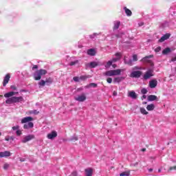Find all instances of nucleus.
<instances>
[{
	"instance_id": "obj_1",
	"label": "nucleus",
	"mask_w": 176,
	"mask_h": 176,
	"mask_svg": "<svg viewBox=\"0 0 176 176\" xmlns=\"http://www.w3.org/2000/svg\"><path fill=\"white\" fill-rule=\"evenodd\" d=\"M16 94H19L18 91H10L5 94V98H8L6 100V104H17L19 102H23L24 98H23V96H13Z\"/></svg>"
},
{
	"instance_id": "obj_2",
	"label": "nucleus",
	"mask_w": 176,
	"mask_h": 176,
	"mask_svg": "<svg viewBox=\"0 0 176 176\" xmlns=\"http://www.w3.org/2000/svg\"><path fill=\"white\" fill-rule=\"evenodd\" d=\"M32 120H34V118L31 116L22 118L21 123H22V124L25 123L23 125V129H25V130H28V129H32V127H34V123L32 122Z\"/></svg>"
},
{
	"instance_id": "obj_3",
	"label": "nucleus",
	"mask_w": 176,
	"mask_h": 176,
	"mask_svg": "<svg viewBox=\"0 0 176 176\" xmlns=\"http://www.w3.org/2000/svg\"><path fill=\"white\" fill-rule=\"evenodd\" d=\"M47 71L46 69H39L37 70L33 75L34 80H41L42 76L46 75Z\"/></svg>"
},
{
	"instance_id": "obj_4",
	"label": "nucleus",
	"mask_w": 176,
	"mask_h": 176,
	"mask_svg": "<svg viewBox=\"0 0 176 176\" xmlns=\"http://www.w3.org/2000/svg\"><path fill=\"white\" fill-rule=\"evenodd\" d=\"M152 76H153V69H148L143 76V78L145 80H148Z\"/></svg>"
},
{
	"instance_id": "obj_5",
	"label": "nucleus",
	"mask_w": 176,
	"mask_h": 176,
	"mask_svg": "<svg viewBox=\"0 0 176 176\" xmlns=\"http://www.w3.org/2000/svg\"><path fill=\"white\" fill-rule=\"evenodd\" d=\"M142 75V72L138 70V71H133L131 73L130 77L131 78H140Z\"/></svg>"
},
{
	"instance_id": "obj_6",
	"label": "nucleus",
	"mask_w": 176,
	"mask_h": 176,
	"mask_svg": "<svg viewBox=\"0 0 176 176\" xmlns=\"http://www.w3.org/2000/svg\"><path fill=\"white\" fill-rule=\"evenodd\" d=\"M35 138V135H28L27 136H24L21 140V142L25 144V142H28V141H31V140H34Z\"/></svg>"
},
{
	"instance_id": "obj_7",
	"label": "nucleus",
	"mask_w": 176,
	"mask_h": 176,
	"mask_svg": "<svg viewBox=\"0 0 176 176\" xmlns=\"http://www.w3.org/2000/svg\"><path fill=\"white\" fill-rule=\"evenodd\" d=\"M74 100L78 101V102H83V101H86V95H85V94L78 95L74 98Z\"/></svg>"
},
{
	"instance_id": "obj_8",
	"label": "nucleus",
	"mask_w": 176,
	"mask_h": 176,
	"mask_svg": "<svg viewBox=\"0 0 176 176\" xmlns=\"http://www.w3.org/2000/svg\"><path fill=\"white\" fill-rule=\"evenodd\" d=\"M152 57H153V55L145 56L141 60V61L142 63H149L151 67H153V63L152 62V60H149V58H152Z\"/></svg>"
},
{
	"instance_id": "obj_9",
	"label": "nucleus",
	"mask_w": 176,
	"mask_h": 176,
	"mask_svg": "<svg viewBox=\"0 0 176 176\" xmlns=\"http://www.w3.org/2000/svg\"><path fill=\"white\" fill-rule=\"evenodd\" d=\"M170 36H171V34L170 33H166L160 38L158 42L162 43V42H164V41H167V39L170 38Z\"/></svg>"
},
{
	"instance_id": "obj_10",
	"label": "nucleus",
	"mask_w": 176,
	"mask_h": 176,
	"mask_svg": "<svg viewBox=\"0 0 176 176\" xmlns=\"http://www.w3.org/2000/svg\"><path fill=\"white\" fill-rule=\"evenodd\" d=\"M57 137V132L56 131H52L51 133H48L47 138L48 140H54Z\"/></svg>"
},
{
	"instance_id": "obj_11",
	"label": "nucleus",
	"mask_w": 176,
	"mask_h": 176,
	"mask_svg": "<svg viewBox=\"0 0 176 176\" xmlns=\"http://www.w3.org/2000/svg\"><path fill=\"white\" fill-rule=\"evenodd\" d=\"M113 76H118V75H120L122 72L125 71L124 69H113Z\"/></svg>"
},
{
	"instance_id": "obj_12",
	"label": "nucleus",
	"mask_w": 176,
	"mask_h": 176,
	"mask_svg": "<svg viewBox=\"0 0 176 176\" xmlns=\"http://www.w3.org/2000/svg\"><path fill=\"white\" fill-rule=\"evenodd\" d=\"M148 86L150 89H155L156 86H157V80H151L149 81Z\"/></svg>"
},
{
	"instance_id": "obj_13",
	"label": "nucleus",
	"mask_w": 176,
	"mask_h": 176,
	"mask_svg": "<svg viewBox=\"0 0 176 176\" xmlns=\"http://www.w3.org/2000/svg\"><path fill=\"white\" fill-rule=\"evenodd\" d=\"M116 58H113L111 59L112 63H116L117 61H119L120 58H122V54L120 52H117L116 54Z\"/></svg>"
},
{
	"instance_id": "obj_14",
	"label": "nucleus",
	"mask_w": 176,
	"mask_h": 176,
	"mask_svg": "<svg viewBox=\"0 0 176 176\" xmlns=\"http://www.w3.org/2000/svg\"><path fill=\"white\" fill-rule=\"evenodd\" d=\"M128 97L132 98V100H137V94L134 91H129L128 92Z\"/></svg>"
},
{
	"instance_id": "obj_15",
	"label": "nucleus",
	"mask_w": 176,
	"mask_h": 176,
	"mask_svg": "<svg viewBox=\"0 0 176 176\" xmlns=\"http://www.w3.org/2000/svg\"><path fill=\"white\" fill-rule=\"evenodd\" d=\"M9 80H10V74H8L7 75H6L3 79V86L4 87L5 86H6V85H8V83H9Z\"/></svg>"
},
{
	"instance_id": "obj_16",
	"label": "nucleus",
	"mask_w": 176,
	"mask_h": 176,
	"mask_svg": "<svg viewBox=\"0 0 176 176\" xmlns=\"http://www.w3.org/2000/svg\"><path fill=\"white\" fill-rule=\"evenodd\" d=\"M11 155L12 153L8 151L0 152V157H9Z\"/></svg>"
},
{
	"instance_id": "obj_17",
	"label": "nucleus",
	"mask_w": 176,
	"mask_h": 176,
	"mask_svg": "<svg viewBox=\"0 0 176 176\" xmlns=\"http://www.w3.org/2000/svg\"><path fill=\"white\" fill-rule=\"evenodd\" d=\"M122 80H124V77L123 76H118V77H115L113 79V82L114 83H120Z\"/></svg>"
},
{
	"instance_id": "obj_18",
	"label": "nucleus",
	"mask_w": 176,
	"mask_h": 176,
	"mask_svg": "<svg viewBox=\"0 0 176 176\" xmlns=\"http://www.w3.org/2000/svg\"><path fill=\"white\" fill-rule=\"evenodd\" d=\"M85 176H93V169L90 168L85 169Z\"/></svg>"
},
{
	"instance_id": "obj_19",
	"label": "nucleus",
	"mask_w": 176,
	"mask_h": 176,
	"mask_svg": "<svg viewBox=\"0 0 176 176\" xmlns=\"http://www.w3.org/2000/svg\"><path fill=\"white\" fill-rule=\"evenodd\" d=\"M98 63L96 61L91 62L90 63L88 64V66L89 68H96V67H98Z\"/></svg>"
},
{
	"instance_id": "obj_20",
	"label": "nucleus",
	"mask_w": 176,
	"mask_h": 176,
	"mask_svg": "<svg viewBox=\"0 0 176 176\" xmlns=\"http://www.w3.org/2000/svg\"><path fill=\"white\" fill-rule=\"evenodd\" d=\"M157 100V96L155 95H150L148 96V101H156Z\"/></svg>"
},
{
	"instance_id": "obj_21",
	"label": "nucleus",
	"mask_w": 176,
	"mask_h": 176,
	"mask_svg": "<svg viewBox=\"0 0 176 176\" xmlns=\"http://www.w3.org/2000/svg\"><path fill=\"white\" fill-rule=\"evenodd\" d=\"M104 76H113V72L112 70H109L103 73Z\"/></svg>"
},
{
	"instance_id": "obj_22",
	"label": "nucleus",
	"mask_w": 176,
	"mask_h": 176,
	"mask_svg": "<svg viewBox=\"0 0 176 176\" xmlns=\"http://www.w3.org/2000/svg\"><path fill=\"white\" fill-rule=\"evenodd\" d=\"M113 24V30H118L119 27H120V21H114Z\"/></svg>"
},
{
	"instance_id": "obj_23",
	"label": "nucleus",
	"mask_w": 176,
	"mask_h": 176,
	"mask_svg": "<svg viewBox=\"0 0 176 176\" xmlns=\"http://www.w3.org/2000/svg\"><path fill=\"white\" fill-rule=\"evenodd\" d=\"M87 54L89 56H96V50H94V49H89L87 51Z\"/></svg>"
},
{
	"instance_id": "obj_24",
	"label": "nucleus",
	"mask_w": 176,
	"mask_h": 176,
	"mask_svg": "<svg viewBox=\"0 0 176 176\" xmlns=\"http://www.w3.org/2000/svg\"><path fill=\"white\" fill-rule=\"evenodd\" d=\"M78 64H79V60H72L69 63V65L74 66V65H78Z\"/></svg>"
},
{
	"instance_id": "obj_25",
	"label": "nucleus",
	"mask_w": 176,
	"mask_h": 176,
	"mask_svg": "<svg viewBox=\"0 0 176 176\" xmlns=\"http://www.w3.org/2000/svg\"><path fill=\"white\" fill-rule=\"evenodd\" d=\"M146 109L147 111H153V109H155V104H151L147 105Z\"/></svg>"
},
{
	"instance_id": "obj_26",
	"label": "nucleus",
	"mask_w": 176,
	"mask_h": 176,
	"mask_svg": "<svg viewBox=\"0 0 176 176\" xmlns=\"http://www.w3.org/2000/svg\"><path fill=\"white\" fill-rule=\"evenodd\" d=\"M124 10H125V13L126 16H131V14H133V13L131 12V10H130L127 8L124 7Z\"/></svg>"
},
{
	"instance_id": "obj_27",
	"label": "nucleus",
	"mask_w": 176,
	"mask_h": 176,
	"mask_svg": "<svg viewBox=\"0 0 176 176\" xmlns=\"http://www.w3.org/2000/svg\"><path fill=\"white\" fill-rule=\"evenodd\" d=\"M124 63L125 64H127V65H133V60L129 59V60H126V58L124 59Z\"/></svg>"
},
{
	"instance_id": "obj_28",
	"label": "nucleus",
	"mask_w": 176,
	"mask_h": 176,
	"mask_svg": "<svg viewBox=\"0 0 176 176\" xmlns=\"http://www.w3.org/2000/svg\"><path fill=\"white\" fill-rule=\"evenodd\" d=\"M51 83H53V80L52 79V78H46L45 84L47 85V86H49V85H51Z\"/></svg>"
},
{
	"instance_id": "obj_29",
	"label": "nucleus",
	"mask_w": 176,
	"mask_h": 176,
	"mask_svg": "<svg viewBox=\"0 0 176 176\" xmlns=\"http://www.w3.org/2000/svg\"><path fill=\"white\" fill-rule=\"evenodd\" d=\"M171 52V49L167 47L162 51V54H168Z\"/></svg>"
},
{
	"instance_id": "obj_30",
	"label": "nucleus",
	"mask_w": 176,
	"mask_h": 176,
	"mask_svg": "<svg viewBox=\"0 0 176 176\" xmlns=\"http://www.w3.org/2000/svg\"><path fill=\"white\" fill-rule=\"evenodd\" d=\"M45 85L46 82L44 80H41L40 82H38L39 87H43Z\"/></svg>"
},
{
	"instance_id": "obj_31",
	"label": "nucleus",
	"mask_w": 176,
	"mask_h": 176,
	"mask_svg": "<svg viewBox=\"0 0 176 176\" xmlns=\"http://www.w3.org/2000/svg\"><path fill=\"white\" fill-rule=\"evenodd\" d=\"M112 64H113V62H112V60H109L106 65H104L105 68H109L111 67V65H112Z\"/></svg>"
},
{
	"instance_id": "obj_32",
	"label": "nucleus",
	"mask_w": 176,
	"mask_h": 176,
	"mask_svg": "<svg viewBox=\"0 0 176 176\" xmlns=\"http://www.w3.org/2000/svg\"><path fill=\"white\" fill-rule=\"evenodd\" d=\"M140 112L142 113V115H148V111L145 109L144 107L140 108Z\"/></svg>"
},
{
	"instance_id": "obj_33",
	"label": "nucleus",
	"mask_w": 176,
	"mask_h": 176,
	"mask_svg": "<svg viewBox=\"0 0 176 176\" xmlns=\"http://www.w3.org/2000/svg\"><path fill=\"white\" fill-rule=\"evenodd\" d=\"M130 175V172H123L120 174V176H129Z\"/></svg>"
},
{
	"instance_id": "obj_34",
	"label": "nucleus",
	"mask_w": 176,
	"mask_h": 176,
	"mask_svg": "<svg viewBox=\"0 0 176 176\" xmlns=\"http://www.w3.org/2000/svg\"><path fill=\"white\" fill-rule=\"evenodd\" d=\"M69 141H78V137L74 135L69 139Z\"/></svg>"
},
{
	"instance_id": "obj_35",
	"label": "nucleus",
	"mask_w": 176,
	"mask_h": 176,
	"mask_svg": "<svg viewBox=\"0 0 176 176\" xmlns=\"http://www.w3.org/2000/svg\"><path fill=\"white\" fill-rule=\"evenodd\" d=\"M116 38H123L124 36V33L120 32L118 34L116 35Z\"/></svg>"
},
{
	"instance_id": "obj_36",
	"label": "nucleus",
	"mask_w": 176,
	"mask_h": 176,
	"mask_svg": "<svg viewBox=\"0 0 176 176\" xmlns=\"http://www.w3.org/2000/svg\"><path fill=\"white\" fill-rule=\"evenodd\" d=\"M141 93L142 94H146V93H148V90L146 89V88H142L141 89Z\"/></svg>"
},
{
	"instance_id": "obj_37",
	"label": "nucleus",
	"mask_w": 176,
	"mask_h": 176,
	"mask_svg": "<svg viewBox=\"0 0 176 176\" xmlns=\"http://www.w3.org/2000/svg\"><path fill=\"white\" fill-rule=\"evenodd\" d=\"M132 61H138V58L137 56V54H133V60Z\"/></svg>"
},
{
	"instance_id": "obj_38",
	"label": "nucleus",
	"mask_w": 176,
	"mask_h": 176,
	"mask_svg": "<svg viewBox=\"0 0 176 176\" xmlns=\"http://www.w3.org/2000/svg\"><path fill=\"white\" fill-rule=\"evenodd\" d=\"M87 78H89V76H80V79L81 80H86V79H87Z\"/></svg>"
},
{
	"instance_id": "obj_39",
	"label": "nucleus",
	"mask_w": 176,
	"mask_h": 176,
	"mask_svg": "<svg viewBox=\"0 0 176 176\" xmlns=\"http://www.w3.org/2000/svg\"><path fill=\"white\" fill-rule=\"evenodd\" d=\"M9 167H10V165H9L8 164H4V165H3L4 170H8V168H9Z\"/></svg>"
},
{
	"instance_id": "obj_40",
	"label": "nucleus",
	"mask_w": 176,
	"mask_h": 176,
	"mask_svg": "<svg viewBox=\"0 0 176 176\" xmlns=\"http://www.w3.org/2000/svg\"><path fill=\"white\" fill-rule=\"evenodd\" d=\"M19 129H20V126L16 125L15 126H12V130H14V131H17V130H19Z\"/></svg>"
},
{
	"instance_id": "obj_41",
	"label": "nucleus",
	"mask_w": 176,
	"mask_h": 176,
	"mask_svg": "<svg viewBox=\"0 0 176 176\" xmlns=\"http://www.w3.org/2000/svg\"><path fill=\"white\" fill-rule=\"evenodd\" d=\"M79 79H80V78L78 76H75L73 78V80H74V82H79Z\"/></svg>"
},
{
	"instance_id": "obj_42",
	"label": "nucleus",
	"mask_w": 176,
	"mask_h": 176,
	"mask_svg": "<svg viewBox=\"0 0 176 176\" xmlns=\"http://www.w3.org/2000/svg\"><path fill=\"white\" fill-rule=\"evenodd\" d=\"M30 113H33L34 115H38V113H39V111H38L36 110H33V111H30Z\"/></svg>"
},
{
	"instance_id": "obj_43",
	"label": "nucleus",
	"mask_w": 176,
	"mask_h": 176,
	"mask_svg": "<svg viewBox=\"0 0 176 176\" xmlns=\"http://www.w3.org/2000/svg\"><path fill=\"white\" fill-rule=\"evenodd\" d=\"M97 87V84L94 82H91L89 84V87Z\"/></svg>"
},
{
	"instance_id": "obj_44",
	"label": "nucleus",
	"mask_w": 176,
	"mask_h": 176,
	"mask_svg": "<svg viewBox=\"0 0 176 176\" xmlns=\"http://www.w3.org/2000/svg\"><path fill=\"white\" fill-rule=\"evenodd\" d=\"M97 33H94L93 34L89 35V38H91V39H94V38L97 36Z\"/></svg>"
},
{
	"instance_id": "obj_45",
	"label": "nucleus",
	"mask_w": 176,
	"mask_h": 176,
	"mask_svg": "<svg viewBox=\"0 0 176 176\" xmlns=\"http://www.w3.org/2000/svg\"><path fill=\"white\" fill-rule=\"evenodd\" d=\"M161 50H162V47H157V48H155V52L156 53H159V52H160Z\"/></svg>"
},
{
	"instance_id": "obj_46",
	"label": "nucleus",
	"mask_w": 176,
	"mask_h": 176,
	"mask_svg": "<svg viewBox=\"0 0 176 176\" xmlns=\"http://www.w3.org/2000/svg\"><path fill=\"white\" fill-rule=\"evenodd\" d=\"M107 83H112V78L109 77L107 78Z\"/></svg>"
},
{
	"instance_id": "obj_47",
	"label": "nucleus",
	"mask_w": 176,
	"mask_h": 176,
	"mask_svg": "<svg viewBox=\"0 0 176 176\" xmlns=\"http://www.w3.org/2000/svg\"><path fill=\"white\" fill-rule=\"evenodd\" d=\"M172 170H176V166L170 167L168 170V173H170V171H172Z\"/></svg>"
},
{
	"instance_id": "obj_48",
	"label": "nucleus",
	"mask_w": 176,
	"mask_h": 176,
	"mask_svg": "<svg viewBox=\"0 0 176 176\" xmlns=\"http://www.w3.org/2000/svg\"><path fill=\"white\" fill-rule=\"evenodd\" d=\"M10 89L12 90H15V91L17 90V87L15 85H11Z\"/></svg>"
},
{
	"instance_id": "obj_49",
	"label": "nucleus",
	"mask_w": 176,
	"mask_h": 176,
	"mask_svg": "<svg viewBox=\"0 0 176 176\" xmlns=\"http://www.w3.org/2000/svg\"><path fill=\"white\" fill-rule=\"evenodd\" d=\"M21 134H22V133H21V131H20V130H17L16 131V135H21Z\"/></svg>"
},
{
	"instance_id": "obj_50",
	"label": "nucleus",
	"mask_w": 176,
	"mask_h": 176,
	"mask_svg": "<svg viewBox=\"0 0 176 176\" xmlns=\"http://www.w3.org/2000/svg\"><path fill=\"white\" fill-rule=\"evenodd\" d=\"M136 69H141V67H138V66H135L133 68V71H135Z\"/></svg>"
},
{
	"instance_id": "obj_51",
	"label": "nucleus",
	"mask_w": 176,
	"mask_h": 176,
	"mask_svg": "<svg viewBox=\"0 0 176 176\" xmlns=\"http://www.w3.org/2000/svg\"><path fill=\"white\" fill-rule=\"evenodd\" d=\"M78 175V173H76V171H74L72 173V176H76Z\"/></svg>"
},
{
	"instance_id": "obj_52",
	"label": "nucleus",
	"mask_w": 176,
	"mask_h": 176,
	"mask_svg": "<svg viewBox=\"0 0 176 176\" xmlns=\"http://www.w3.org/2000/svg\"><path fill=\"white\" fill-rule=\"evenodd\" d=\"M34 69H38V65H34L32 67V70L34 71Z\"/></svg>"
},
{
	"instance_id": "obj_53",
	"label": "nucleus",
	"mask_w": 176,
	"mask_h": 176,
	"mask_svg": "<svg viewBox=\"0 0 176 176\" xmlns=\"http://www.w3.org/2000/svg\"><path fill=\"white\" fill-rule=\"evenodd\" d=\"M19 160H20L21 162H25V158L19 157Z\"/></svg>"
},
{
	"instance_id": "obj_54",
	"label": "nucleus",
	"mask_w": 176,
	"mask_h": 176,
	"mask_svg": "<svg viewBox=\"0 0 176 176\" xmlns=\"http://www.w3.org/2000/svg\"><path fill=\"white\" fill-rule=\"evenodd\" d=\"M142 25H144V23L142 22L139 23V26L140 27H142Z\"/></svg>"
},
{
	"instance_id": "obj_55",
	"label": "nucleus",
	"mask_w": 176,
	"mask_h": 176,
	"mask_svg": "<svg viewBox=\"0 0 176 176\" xmlns=\"http://www.w3.org/2000/svg\"><path fill=\"white\" fill-rule=\"evenodd\" d=\"M145 98H146V95H143V96H142V100H144V99H145Z\"/></svg>"
},
{
	"instance_id": "obj_56",
	"label": "nucleus",
	"mask_w": 176,
	"mask_h": 176,
	"mask_svg": "<svg viewBox=\"0 0 176 176\" xmlns=\"http://www.w3.org/2000/svg\"><path fill=\"white\" fill-rule=\"evenodd\" d=\"M148 171H149V173H152V171H153V168H149Z\"/></svg>"
},
{
	"instance_id": "obj_57",
	"label": "nucleus",
	"mask_w": 176,
	"mask_h": 176,
	"mask_svg": "<svg viewBox=\"0 0 176 176\" xmlns=\"http://www.w3.org/2000/svg\"><path fill=\"white\" fill-rule=\"evenodd\" d=\"M171 61H176V57L172 58Z\"/></svg>"
},
{
	"instance_id": "obj_58",
	"label": "nucleus",
	"mask_w": 176,
	"mask_h": 176,
	"mask_svg": "<svg viewBox=\"0 0 176 176\" xmlns=\"http://www.w3.org/2000/svg\"><path fill=\"white\" fill-rule=\"evenodd\" d=\"M113 68H116V64H113V65H111Z\"/></svg>"
},
{
	"instance_id": "obj_59",
	"label": "nucleus",
	"mask_w": 176,
	"mask_h": 176,
	"mask_svg": "<svg viewBox=\"0 0 176 176\" xmlns=\"http://www.w3.org/2000/svg\"><path fill=\"white\" fill-rule=\"evenodd\" d=\"M142 152H145V151H146V148H142Z\"/></svg>"
},
{
	"instance_id": "obj_60",
	"label": "nucleus",
	"mask_w": 176,
	"mask_h": 176,
	"mask_svg": "<svg viewBox=\"0 0 176 176\" xmlns=\"http://www.w3.org/2000/svg\"><path fill=\"white\" fill-rule=\"evenodd\" d=\"M158 173H162V168L158 169Z\"/></svg>"
},
{
	"instance_id": "obj_61",
	"label": "nucleus",
	"mask_w": 176,
	"mask_h": 176,
	"mask_svg": "<svg viewBox=\"0 0 176 176\" xmlns=\"http://www.w3.org/2000/svg\"><path fill=\"white\" fill-rule=\"evenodd\" d=\"M23 91H25V90L21 89V90L20 91L21 93H23Z\"/></svg>"
},
{
	"instance_id": "obj_62",
	"label": "nucleus",
	"mask_w": 176,
	"mask_h": 176,
	"mask_svg": "<svg viewBox=\"0 0 176 176\" xmlns=\"http://www.w3.org/2000/svg\"><path fill=\"white\" fill-rule=\"evenodd\" d=\"M6 141H9V138H6Z\"/></svg>"
},
{
	"instance_id": "obj_63",
	"label": "nucleus",
	"mask_w": 176,
	"mask_h": 176,
	"mask_svg": "<svg viewBox=\"0 0 176 176\" xmlns=\"http://www.w3.org/2000/svg\"><path fill=\"white\" fill-rule=\"evenodd\" d=\"M115 94H116L115 92H113V95L115 96Z\"/></svg>"
},
{
	"instance_id": "obj_64",
	"label": "nucleus",
	"mask_w": 176,
	"mask_h": 176,
	"mask_svg": "<svg viewBox=\"0 0 176 176\" xmlns=\"http://www.w3.org/2000/svg\"><path fill=\"white\" fill-rule=\"evenodd\" d=\"M143 104H146V102H144Z\"/></svg>"
}]
</instances>
